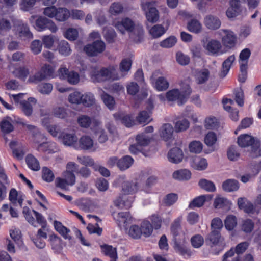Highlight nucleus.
<instances>
[{"mask_svg":"<svg viewBox=\"0 0 261 261\" xmlns=\"http://www.w3.org/2000/svg\"><path fill=\"white\" fill-rule=\"evenodd\" d=\"M227 156L230 161H236L238 160L240 156L238 147L235 145L229 146L227 150Z\"/></svg>","mask_w":261,"mask_h":261,"instance_id":"nucleus-38","label":"nucleus"},{"mask_svg":"<svg viewBox=\"0 0 261 261\" xmlns=\"http://www.w3.org/2000/svg\"><path fill=\"white\" fill-rule=\"evenodd\" d=\"M178 199V196L175 193L168 194L164 198V203L167 206H171Z\"/></svg>","mask_w":261,"mask_h":261,"instance_id":"nucleus-63","label":"nucleus"},{"mask_svg":"<svg viewBox=\"0 0 261 261\" xmlns=\"http://www.w3.org/2000/svg\"><path fill=\"white\" fill-rule=\"evenodd\" d=\"M94 99H68L69 105L72 109L80 111L83 106L90 107L94 103Z\"/></svg>","mask_w":261,"mask_h":261,"instance_id":"nucleus-12","label":"nucleus"},{"mask_svg":"<svg viewBox=\"0 0 261 261\" xmlns=\"http://www.w3.org/2000/svg\"><path fill=\"white\" fill-rule=\"evenodd\" d=\"M212 198V195L210 194L200 196L194 199L189 204V207L190 208L201 207L206 201L210 200Z\"/></svg>","mask_w":261,"mask_h":261,"instance_id":"nucleus-24","label":"nucleus"},{"mask_svg":"<svg viewBox=\"0 0 261 261\" xmlns=\"http://www.w3.org/2000/svg\"><path fill=\"white\" fill-rule=\"evenodd\" d=\"M192 246L195 248H200L204 243V239L200 234H196L191 239Z\"/></svg>","mask_w":261,"mask_h":261,"instance_id":"nucleus-55","label":"nucleus"},{"mask_svg":"<svg viewBox=\"0 0 261 261\" xmlns=\"http://www.w3.org/2000/svg\"><path fill=\"white\" fill-rule=\"evenodd\" d=\"M115 70L116 68L113 66L102 68L100 70L93 68L90 72V76L94 82H103L111 79Z\"/></svg>","mask_w":261,"mask_h":261,"instance_id":"nucleus-2","label":"nucleus"},{"mask_svg":"<svg viewBox=\"0 0 261 261\" xmlns=\"http://www.w3.org/2000/svg\"><path fill=\"white\" fill-rule=\"evenodd\" d=\"M166 30L161 24H155L149 30V33L153 38H158L166 32Z\"/></svg>","mask_w":261,"mask_h":261,"instance_id":"nucleus-42","label":"nucleus"},{"mask_svg":"<svg viewBox=\"0 0 261 261\" xmlns=\"http://www.w3.org/2000/svg\"><path fill=\"white\" fill-rule=\"evenodd\" d=\"M223 240V238L221 237L220 231L215 230H212L208 234L206 238V243L212 247V245H217Z\"/></svg>","mask_w":261,"mask_h":261,"instance_id":"nucleus-21","label":"nucleus"},{"mask_svg":"<svg viewBox=\"0 0 261 261\" xmlns=\"http://www.w3.org/2000/svg\"><path fill=\"white\" fill-rule=\"evenodd\" d=\"M148 113L145 111L140 112L136 117V119L139 124H148L151 119Z\"/></svg>","mask_w":261,"mask_h":261,"instance_id":"nucleus-48","label":"nucleus"},{"mask_svg":"<svg viewBox=\"0 0 261 261\" xmlns=\"http://www.w3.org/2000/svg\"><path fill=\"white\" fill-rule=\"evenodd\" d=\"M116 120H120L121 123L127 127L133 126L135 124L133 117L130 115H125L120 113H117L113 115Z\"/></svg>","mask_w":261,"mask_h":261,"instance_id":"nucleus-18","label":"nucleus"},{"mask_svg":"<svg viewBox=\"0 0 261 261\" xmlns=\"http://www.w3.org/2000/svg\"><path fill=\"white\" fill-rule=\"evenodd\" d=\"M150 139V137L145 133L137 135L136 137V143L131 145L129 147L130 152L135 154L142 152L145 156H148V153L143 151V148L149 145Z\"/></svg>","mask_w":261,"mask_h":261,"instance_id":"nucleus-3","label":"nucleus"},{"mask_svg":"<svg viewBox=\"0 0 261 261\" xmlns=\"http://www.w3.org/2000/svg\"><path fill=\"white\" fill-rule=\"evenodd\" d=\"M141 234L147 237L150 236L153 231V228L149 221H143L140 228Z\"/></svg>","mask_w":261,"mask_h":261,"instance_id":"nucleus-47","label":"nucleus"},{"mask_svg":"<svg viewBox=\"0 0 261 261\" xmlns=\"http://www.w3.org/2000/svg\"><path fill=\"white\" fill-rule=\"evenodd\" d=\"M177 42V39L174 36H170L168 38L161 41L160 45L162 47L170 48L173 46Z\"/></svg>","mask_w":261,"mask_h":261,"instance_id":"nucleus-61","label":"nucleus"},{"mask_svg":"<svg viewBox=\"0 0 261 261\" xmlns=\"http://www.w3.org/2000/svg\"><path fill=\"white\" fill-rule=\"evenodd\" d=\"M172 177L179 181L188 180L191 177V173L187 169H180L174 172Z\"/></svg>","mask_w":261,"mask_h":261,"instance_id":"nucleus-28","label":"nucleus"},{"mask_svg":"<svg viewBox=\"0 0 261 261\" xmlns=\"http://www.w3.org/2000/svg\"><path fill=\"white\" fill-rule=\"evenodd\" d=\"M77 203L79 206L85 212H87L92 204V201L88 198L80 199L79 200Z\"/></svg>","mask_w":261,"mask_h":261,"instance_id":"nucleus-57","label":"nucleus"},{"mask_svg":"<svg viewBox=\"0 0 261 261\" xmlns=\"http://www.w3.org/2000/svg\"><path fill=\"white\" fill-rule=\"evenodd\" d=\"M254 226V223L251 219H246L243 222L241 229L246 233H250L253 230Z\"/></svg>","mask_w":261,"mask_h":261,"instance_id":"nucleus-58","label":"nucleus"},{"mask_svg":"<svg viewBox=\"0 0 261 261\" xmlns=\"http://www.w3.org/2000/svg\"><path fill=\"white\" fill-rule=\"evenodd\" d=\"M79 146L82 149L91 150L94 147V141L89 136H83L79 140Z\"/></svg>","mask_w":261,"mask_h":261,"instance_id":"nucleus-27","label":"nucleus"},{"mask_svg":"<svg viewBox=\"0 0 261 261\" xmlns=\"http://www.w3.org/2000/svg\"><path fill=\"white\" fill-rule=\"evenodd\" d=\"M122 191L125 194H130L138 190V182L135 181H125L122 184Z\"/></svg>","mask_w":261,"mask_h":261,"instance_id":"nucleus-26","label":"nucleus"},{"mask_svg":"<svg viewBox=\"0 0 261 261\" xmlns=\"http://www.w3.org/2000/svg\"><path fill=\"white\" fill-rule=\"evenodd\" d=\"M59 139L64 145L68 146H73L77 141L76 136L73 133H62Z\"/></svg>","mask_w":261,"mask_h":261,"instance_id":"nucleus-15","label":"nucleus"},{"mask_svg":"<svg viewBox=\"0 0 261 261\" xmlns=\"http://www.w3.org/2000/svg\"><path fill=\"white\" fill-rule=\"evenodd\" d=\"M13 73L16 77L24 81L29 74V70L24 67H19L16 68Z\"/></svg>","mask_w":261,"mask_h":261,"instance_id":"nucleus-46","label":"nucleus"},{"mask_svg":"<svg viewBox=\"0 0 261 261\" xmlns=\"http://www.w3.org/2000/svg\"><path fill=\"white\" fill-rule=\"evenodd\" d=\"M217 141V136L215 133L208 132L204 138V142L208 146H212Z\"/></svg>","mask_w":261,"mask_h":261,"instance_id":"nucleus-56","label":"nucleus"},{"mask_svg":"<svg viewBox=\"0 0 261 261\" xmlns=\"http://www.w3.org/2000/svg\"><path fill=\"white\" fill-rule=\"evenodd\" d=\"M209 77V71L206 69H203L197 73L196 80L198 84H203L208 80Z\"/></svg>","mask_w":261,"mask_h":261,"instance_id":"nucleus-43","label":"nucleus"},{"mask_svg":"<svg viewBox=\"0 0 261 261\" xmlns=\"http://www.w3.org/2000/svg\"><path fill=\"white\" fill-rule=\"evenodd\" d=\"M205 49L210 55L218 56L224 53L221 51L222 44L219 40L211 39L204 46Z\"/></svg>","mask_w":261,"mask_h":261,"instance_id":"nucleus-9","label":"nucleus"},{"mask_svg":"<svg viewBox=\"0 0 261 261\" xmlns=\"http://www.w3.org/2000/svg\"><path fill=\"white\" fill-rule=\"evenodd\" d=\"M190 123L189 121L182 118L176 121L175 124V130L176 132L185 131L189 127Z\"/></svg>","mask_w":261,"mask_h":261,"instance_id":"nucleus-41","label":"nucleus"},{"mask_svg":"<svg viewBox=\"0 0 261 261\" xmlns=\"http://www.w3.org/2000/svg\"><path fill=\"white\" fill-rule=\"evenodd\" d=\"M182 151L179 148H173L168 153V159L170 162L178 164L183 159Z\"/></svg>","mask_w":261,"mask_h":261,"instance_id":"nucleus-17","label":"nucleus"},{"mask_svg":"<svg viewBox=\"0 0 261 261\" xmlns=\"http://www.w3.org/2000/svg\"><path fill=\"white\" fill-rule=\"evenodd\" d=\"M12 119L9 117L4 118L0 123V127L3 133L8 134L12 132L14 127L11 123Z\"/></svg>","mask_w":261,"mask_h":261,"instance_id":"nucleus-34","label":"nucleus"},{"mask_svg":"<svg viewBox=\"0 0 261 261\" xmlns=\"http://www.w3.org/2000/svg\"><path fill=\"white\" fill-rule=\"evenodd\" d=\"M79 163L85 166L84 167L90 166L94 165V160L89 156L80 155L77 158Z\"/></svg>","mask_w":261,"mask_h":261,"instance_id":"nucleus-53","label":"nucleus"},{"mask_svg":"<svg viewBox=\"0 0 261 261\" xmlns=\"http://www.w3.org/2000/svg\"><path fill=\"white\" fill-rule=\"evenodd\" d=\"M155 1L145 2L141 4L142 10L145 12L147 20L151 23H155L159 19V13L154 7Z\"/></svg>","mask_w":261,"mask_h":261,"instance_id":"nucleus-4","label":"nucleus"},{"mask_svg":"<svg viewBox=\"0 0 261 261\" xmlns=\"http://www.w3.org/2000/svg\"><path fill=\"white\" fill-rule=\"evenodd\" d=\"M224 224L227 230H232L237 224L236 217L233 215L228 216L224 221Z\"/></svg>","mask_w":261,"mask_h":261,"instance_id":"nucleus-45","label":"nucleus"},{"mask_svg":"<svg viewBox=\"0 0 261 261\" xmlns=\"http://www.w3.org/2000/svg\"><path fill=\"white\" fill-rule=\"evenodd\" d=\"M117 30L122 34H124L125 31L132 32L134 27V22L128 18L122 19L118 21L115 25Z\"/></svg>","mask_w":261,"mask_h":261,"instance_id":"nucleus-14","label":"nucleus"},{"mask_svg":"<svg viewBox=\"0 0 261 261\" xmlns=\"http://www.w3.org/2000/svg\"><path fill=\"white\" fill-rule=\"evenodd\" d=\"M188 29L191 32L198 33L202 30L201 24L196 19H192L188 23Z\"/></svg>","mask_w":261,"mask_h":261,"instance_id":"nucleus-44","label":"nucleus"},{"mask_svg":"<svg viewBox=\"0 0 261 261\" xmlns=\"http://www.w3.org/2000/svg\"><path fill=\"white\" fill-rule=\"evenodd\" d=\"M55 146L54 143L46 142L45 141L38 145L36 149L39 151L51 152L53 150L51 148Z\"/></svg>","mask_w":261,"mask_h":261,"instance_id":"nucleus-51","label":"nucleus"},{"mask_svg":"<svg viewBox=\"0 0 261 261\" xmlns=\"http://www.w3.org/2000/svg\"><path fill=\"white\" fill-rule=\"evenodd\" d=\"M189 147L190 152L199 153L202 151L203 145L200 141H193L190 143Z\"/></svg>","mask_w":261,"mask_h":261,"instance_id":"nucleus-52","label":"nucleus"},{"mask_svg":"<svg viewBox=\"0 0 261 261\" xmlns=\"http://www.w3.org/2000/svg\"><path fill=\"white\" fill-rule=\"evenodd\" d=\"M58 49L60 54L65 56L69 55L71 51L69 43L65 40L59 42Z\"/></svg>","mask_w":261,"mask_h":261,"instance_id":"nucleus-40","label":"nucleus"},{"mask_svg":"<svg viewBox=\"0 0 261 261\" xmlns=\"http://www.w3.org/2000/svg\"><path fill=\"white\" fill-rule=\"evenodd\" d=\"M58 74L61 79L66 80L71 85H76L80 81V75L77 72L69 71L64 66H62L59 69Z\"/></svg>","mask_w":261,"mask_h":261,"instance_id":"nucleus-6","label":"nucleus"},{"mask_svg":"<svg viewBox=\"0 0 261 261\" xmlns=\"http://www.w3.org/2000/svg\"><path fill=\"white\" fill-rule=\"evenodd\" d=\"M123 7L121 4L119 3H113L109 9L111 14L113 15H117L123 12Z\"/></svg>","mask_w":261,"mask_h":261,"instance_id":"nucleus-60","label":"nucleus"},{"mask_svg":"<svg viewBox=\"0 0 261 261\" xmlns=\"http://www.w3.org/2000/svg\"><path fill=\"white\" fill-rule=\"evenodd\" d=\"M42 178L48 182L52 181L54 178V174L52 171L47 167L42 168Z\"/></svg>","mask_w":261,"mask_h":261,"instance_id":"nucleus-54","label":"nucleus"},{"mask_svg":"<svg viewBox=\"0 0 261 261\" xmlns=\"http://www.w3.org/2000/svg\"><path fill=\"white\" fill-rule=\"evenodd\" d=\"M134 160L129 155H126L119 160L118 168L123 171L129 168L133 164Z\"/></svg>","mask_w":261,"mask_h":261,"instance_id":"nucleus-35","label":"nucleus"},{"mask_svg":"<svg viewBox=\"0 0 261 261\" xmlns=\"http://www.w3.org/2000/svg\"><path fill=\"white\" fill-rule=\"evenodd\" d=\"M219 123L215 117L211 116L205 120V127L207 129H215L219 126Z\"/></svg>","mask_w":261,"mask_h":261,"instance_id":"nucleus-49","label":"nucleus"},{"mask_svg":"<svg viewBox=\"0 0 261 261\" xmlns=\"http://www.w3.org/2000/svg\"><path fill=\"white\" fill-rule=\"evenodd\" d=\"M43 13L50 18H55L59 22L66 21L71 16L70 11L66 8H56L55 6L47 7L44 9Z\"/></svg>","mask_w":261,"mask_h":261,"instance_id":"nucleus-1","label":"nucleus"},{"mask_svg":"<svg viewBox=\"0 0 261 261\" xmlns=\"http://www.w3.org/2000/svg\"><path fill=\"white\" fill-rule=\"evenodd\" d=\"M250 153L252 157L257 158L261 156L260 141L256 138L251 145Z\"/></svg>","mask_w":261,"mask_h":261,"instance_id":"nucleus-33","label":"nucleus"},{"mask_svg":"<svg viewBox=\"0 0 261 261\" xmlns=\"http://www.w3.org/2000/svg\"><path fill=\"white\" fill-rule=\"evenodd\" d=\"M192 167L197 170H204L207 167V161L204 158L200 156H195L192 159Z\"/></svg>","mask_w":261,"mask_h":261,"instance_id":"nucleus-25","label":"nucleus"},{"mask_svg":"<svg viewBox=\"0 0 261 261\" xmlns=\"http://www.w3.org/2000/svg\"><path fill=\"white\" fill-rule=\"evenodd\" d=\"M25 162L29 168L33 171H38L40 166L38 160L33 155L28 154L25 158Z\"/></svg>","mask_w":261,"mask_h":261,"instance_id":"nucleus-32","label":"nucleus"},{"mask_svg":"<svg viewBox=\"0 0 261 261\" xmlns=\"http://www.w3.org/2000/svg\"><path fill=\"white\" fill-rule=\"evenodd\" d=\"M16 104H17L22 110L24 113L27 116H30L32 113V104H35L36 100L35 99H29L28 100L22 99H14Z\"/></svg>","mask_w":261,"mask_h":261,"instance_id":"nucleus-11","label":"nucleus"},{"mask_svg":"<svg viewBox=\"0 0 261 261\" xmlns=\"http://www.w3.org/2000/svg\"><path fill=\"white\" fill-rule=\"evenodd\" d=\"M54 227L55 229L62 235L64 239L71 240V237L69 234L70 230L63 226L60 222L55 221Z\"/></svg>","mask_w":261,"mask_h":261,"instance_id":"nucleus-30","label":"nucleus"},{"mask_svg":"<svg viewBox=\"0 0 261 261\" xmlns=\"http://www.w3.org/2000/svg\"><path fill=\"white\" fill-rule=\"evenodd\" d=\"M42 43L39 40L33 41L31 44V49L35 55L39 54L42 49Z\"/></svg>","mask_w":261,"mask_h":261,"instance_id":"nucleus-64","label":"nucleus"},{"mask_svg":"<svg viewBox=\"0 0 261 261\" xmlns=\"http://www.w3.org/2000/svg\"><path fill=\"white\" fill-rule=\"evenodd\" d=\"M92 122L91 118L87 115H81L77 119V123L79 125L83 128H88Z\"/></svg>","mask_w":261,"mask_h":261,"instance_id":"nucleus-50","label":"nucleus"},{"mask_svg":"<svg viewBox=\"0 0 261 261\" xmlns=\"http://www.w3.org/2000/svg\"><path fill=\"white\" fill-rule=\"evenodd\" d=\"M133 200L129 199L126 196H119L114 201V205L119 208H128L131 207Z\"/></svg>","mask_w":261,"mask_h":261,"instance_id":"nucleus-23","label":"nucleus"},{"mask_svg":"<svg viewBox=\"0 0 261 261\" xmlns=\"http://www.w3.org/2000/svg\"><path fill=\"white\" fill-rule=\"evenodd\" d=\"M181 219L178 218L175 219L171 226V232L173 236V239L181 237L184 234H180L181 226L180 222Z\"/></svg>","mask_w":261,"mask_h":261,"instance_id":"nucleus-31","label":"nucleus"},{"mask_svg":"<svg viewBox=\"0 0 261 261\" xmlns=\"http://www.w3.org/2000/svg\"><path fill=\"white\" fill-rule=\"evenodd\" d=\"M101 248L105 254L111 257V261H116L117 255L116 248L113 247L112 246L105 245L101 246Z\"/></svg>","mask_w":261,"mask_h":261,"instance_id":"nucleus-36","label":"nucleus"},{"mask_svg":"<svg viewBox=\"0 0 261 261\" xmlns=\"http://www.w3.org/2000/svg\"><path fill=\"white\" fill-rule=\"evenodd\" d=\"M224 35L222 38V43L227 48H233L237 42V37L233 32L229 30L223 29L221 30Z\"/></svg>","mask_w":261,"mask_h":261,"instance_id":"nucleus-8","label":"nucleus"},{"mask_svg":"<svg viewBox=\"0 0 261 261\" xmlns=\"http://www.w3.org/2000/svg\"><path fill=\"white\" fill-rule=\"evenodd\" d=\"M106 49V44L102 40H96L88 44L84 47V51L89 56L95 57L103 53Z\"/></svg>","mask_w":261,"mask_h":261,"instance_id":"nucleus-5","label":"nucleus"},{"mask_svg":"<svg viewBox=\"0 0 261 261\" xmlns=\"http://www.w3.org/2000/svg\"><path fill=\"white\" fill-rule=\"evenodd\" d=\"M54 70L53 67L49 65L43 66L40 71L36 73L34 76H30L28 81L29 82H37L44 80L48 77H54Z\"/></svg>","mask_w":261,"mask_h":261,"instance_id":"nucleus-7","label":"nucleus"},{"mask_svg":"<svg viewBox=\"0 0 261 261\" xmlns=\"http://www.w3.org/2000/svg\"><path fill=\"white\" fill-rule=\"evenodd\" d=\"M63 178L67 181L69 185L73 186L75 183V175L71 171H66L63 173Z\"/></svg>","mask_w":261,"mask_h":261,"instance_id":"nucleus-59","label":"nucleus"},{"mask_svg":"<svg viewBox=\"0 0 261 261\" xmlns=\"http://www.w3.org/2000/svg\"><path fill=\"white\" fill-rule=\"evenodd\" d=\"M169 87V83L163 76L158 77L155 83V88L160 91L167 90Z\"/></svg>","mask_w":261,"mask_h":261,"instance_id":"nucleus-39","label":"nucleus"},{"mask_svg":"<svg viewBox=\"0 0 261 261\" xmlns=\"http://www.w3.org/2000/svg\"><path fill=\"white\" fill-rule=\"evenodd\" d=\"M256 138L248 134H242L238 137L237 143L240 147L245 148L251 146Z\"/></svg>","mask_w":261,"mask_h":261,"instance_id":"nucleus-20","label":"nucleus"},{"mask_svg":"<svg viewBox=\"0 0 261 261\" xmlns=\"http://www.w3.org/2000/svg\"><path fill=\"white\" fill-rule=\"evenodd\" d=\"M174 129L171 124L165 123L160 128L159 134L163 140L170 142L173 139Z\"/></svg>","mask_w":261,"mask_h":261,"instance_id":"nucleus-10","label":"nucleus"},{"mask_svg":"<svg viewBox=\"0 0 261 261\" xmlns=\"http://www.w3.org/2000/svg\"><path fill=\"white\" fill-rule=\"evenodd\" d=\"M174 248L175 251L181 255L188 253L189 251L187 248V240L184 235L181 237L173 239Z\"/></svg>","mask_w":261,"mask_h":261,"instance_id":"nucleus-13","label":"nucleus"},{"mask_svg":"<svg viewBox=\"0 0 261 261\" xmlns=\"http://www.w3.org/2000/svg\"><path fill=\"white\" fill-rule=\"evenodd\" d=\"M239 184L238 181L232 179H227L222 184V189L228 192L236 191L239 189Z\"/></svg>","mask_w":261,"mask_h":261,"instance_id":"nucleus-29","label":"nucleus"},{"mask_svg":"<svg viewBox=\"0 0 261 261\" xmlns=\"http://www.w3.org/2000/svg\"><path fill=\"white\" fill-rule=\"evenodd\" d=\"M204 22L206 27L212 30H216L221 26L220 20L213 15H208L204 18Z\"/></svg>","mask_w":261,"mask_h":261,"instance_id":"nucleus-22","label":"nucleus"},{"mask_svg":"<svg viewBox=\"0 0 261 261\" xmlns=\"http://www.w3.org/2000/svg\"><path fill=\"white\" fill-rule=\"evenodd\" d=\"M16 34L22 39H30L33 38L28 26L24 24H20L16 28Z\"/></svg>","mask_w":261,"mask_h":261,"instance_id":"nucleus-16","label":"nucleus"},{"mask_svg":"<svg viewBox=\"0 0 261 261\" xmlns=\"http://www.w3.org/2000/svg\"><path fill=\"white\" fill-rule=\"evenodd\" d=\"M236 57L234 55L228 57L222 63V68L219 75L221 78H224L228 73Z\"/></svg>","mask_w":261,"mask_h":261,"instance_id":"nucleus-19","label":"nucleus"},{"mask_svg":"<svg viewBox=\"0 0 261 261\" xmlns=\"http://www.w3.org/2000/svg\"><path fill=\"white\" fill-rule=\"evenodd\" d=\"M198 185L200 188L207 192H213L216 190L214 183L206 179H200L198 182Z\"/></svg>","mask_w":261,"mask_h":261,"instance_id":"nucleus-37","label":"nucleus"},{"mask_svg":"<svg viewBox=\"0 0 261 261\" xmlns=\"http://www.w3.org/2000/svg\"><path fill=\"white\" fill-rule=\"evenodd\" d=\"M78 31L76 29L69 28L65 33V37L69 40H75L78 37Z\"/></svg>","mask_w":261,"mask_h":261,"instance_id":"nucleus-62","label":"nucleus"}]
</instances>
